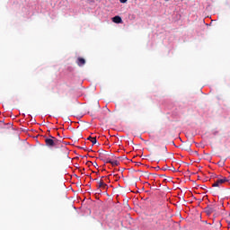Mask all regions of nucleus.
<instances>
[{"instance_id": "f257e3e1", "label": "nucleus", "mask_w": 230, "mask_h": 230, "mask_svg": "<svg viewBox=\"0 0 230 230\" xmlns=\"http://www.w3.org/2000/svg\"><path fill=\"white\" fill-rule=\"evenodd\" d=\"M45 143L47 146H49L50 148H62V146H64L62 145V140H58L57 137L51 136L50 138L45 139Z\"/></svg>"}, {"instance_id": "f03ea898", "label": "nucleus", "mask_w": 230, "mask_h": 230, "mask_svg": "<svg viewBox=\"0 0 230 230\" xmlns=\"http://www.w3.org/2000/svg\"><path fill=\"white\" fill-rule=\"evenodd\" d=\"M226 182H229V180L224 176H221V178H217L214 183L212 184L213 188H220L222 184H226Z\"/></svg>"}, {"instance_id": "7ed1b4c3", "label": "nucleus", "mask_w": 230, "mask_h": 230, "mask_svg": "<svg viewBox=\"0 0 230 230\" xmlns=\"http://www.w3.org/2000/svg\"><path fill=\"white\" fill-rule=\"evenodd\" d=\"M205 213H207L208 217H209L212 213H215V208L213 206H208L205 208Z\"/></svg>"}, {"instance_id": "20e7f679", "label": "nucleus", "mask_w": 230, "mask_h": 230, "mask_svg": "<svg viewBox=\"0 0 230 230\" xmlns=\"http://www.w3.org/2000/svg\"><path fill=\"white\" fill-rule=\"evenodd\" d=\"M75 63L79 67H82L83 66H85V59L84 58H77Z\"/></svg>"}, {"instance_id": "39448f33", "label": "nucleus", "mask_w": 230, "mask_h": 230, "mask_svg": "<svg viewBox=\"0 0 230 230\" xmlns=\"http://www.w3.org/2000/svg\"><path fill=\"white\" fill-rule=\"evenodd\" d=\"M112 21L115 22V24H121V22H123V20L119 16L113 17Z\"/></svg>"}, {"instance_id": "423d86ee", "label": "nucleus", "mask_w": 230, "mask_h": 230, "mask_svg": "<svg viewBox=\"0 0 230 230\" xmlns=\"http://www.w3.org/2000/svg\"><path fill=\"white\" fill-rule=\"evenodd\" d=\"M99 188H101L102 190H107V183H105L103 180H101L99 181Z\"/></svg>"}, {"instance_id": "0eeeda50", "label": "nucleus", "mask_w": 230, "mask_h": 230, "mask_svg": "<svg viewBox=\"0 0 230 230\" xmlns=\"http://www.w3.org/2000/svg\"><path fill=\"white\" fill-rule=\"evenodd\" d=\"M89 141H91V143H93V145H96L97 141H96V137H88L87 138Z\"/></svg>"}, {"instance_id": "6e6552de", "label": "nucleus", "mask_w": 230, "mask_h": 230, "mask_svg": "<svg viewBox=\"0 0 230 230\" xmlns=\"http://www.w3.org/2000/svg\"><path fill=\"white\" fill-rule=\"evenodd\" d=\"M111 164L112 166H118L119 164V162H118V160L111 161Z\"/></svg>"}, {"instance_id": "1a4fd4ad", "label": "nucleus", "mask_w": 230, "mask_h": 230, "mask_svg": "<svg viewBox=\"0 0 230 230\" xmlns=\"http://www.w3.org/2000/svg\"><path fill=\"white\" fill-rule=\"evenodd\" d=\"M106 163H110V164H112V160L107 158V159H106Z\"/></svg>"}, {"instance_id": "9d476101", "label": "nucleus", "mask_w": 230, "mask_h": 230, "mask_svg": "<svg viewBox=\"0 0 230 230\" xmlns=\"http://www.w3.org/2000/svg\"><path fill=\"white\" fill-rule=\"evenodd\" d=\"M128 0H119L120 3L125 4Z\"/></svg>"}, {"instance_id": "9b49d317", "label": "nucleus", "mask_w": 230, "mask_h": 230, "mask_svg": "<svg viewBox=\"0 0 230 230\" xmlns=\"http://www.w3.org/2000/svg\"><path fill=\"white\" fill-rule=\"evenodd\" d=\"M94 166H98V164L95 163V164H94Z\"/></svg>"}, {"instance_id": "f8f14e48", "label": "nucleus", "mask_w": 230, "mask_h": 230, "mask_svg": "<svg viewBox=\"0 0 230 230\" xmlns=\"http://www.w3.org/2000/svg\"><path fill=\"white\" fill-rule=\"evenodd\" d=\"M94 166H98V164L95 163V164H94Z\"/></svg>"}]
</instances>
